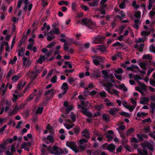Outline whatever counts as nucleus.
I'll return each instance as SVG.
<instances>
[{
  "instance_id": "1",
  "label": "nucleus",
  "mask_w": 155,
  "mask_h": 155,
  "mask_svg": "<svg viewBox=\"0 0 155 155\" xmlns=\"http://www.w3.org/2000/svg\"><path fill=\"white\" fill-rule=\"evenodd\" d=\"M66 146L74 151L75 153L79 152L77 147L76 143L74 141H67L66 143Z\"/></svg>"
},
{
  "instance_id": "2",
  "label": "nucleus",
  "mask_w": 155,
  "mask_h": 155,
  "mask_svg": "<svg viewBox=\"0 0 155 155\" xmlns=\"http://www.w3.org/2000/svg\"><path fill=\"white\" fill-rule=\"evenodd\" d=\"M53 150L55 151L54 153H51L52 154L54 155H61L64 153V151L61 148L58 147L56 146H54L53 147Z\"/></svg>"
},
{
  "instance_id": "3",
  "label": "nucleus",
  "mask_w": 155,
  "mask_h": 155,
  "mask_svg": "<svg viewBox=\"0 0 155 155\" xmlns=\"http://www.w3.org/2000/svg\"><path fill=\"white\" fill-rule=\"evenodd\" d=\"M103 85L106 87L105 89L107 90L108 93L110 94H112V92L111 91V87L113 86V84L109 81L106 83L104 84Z\"/></svg>"
},
{
  "instance_id": "4",
  "label": "nucleus",
  "mask_w": 155,
  "mask_h": 155,
  "mask_svg": "<svg viewBox=\"0 0 155 155\" xmlns=\"http://www.w3.org/2000/svg\"><path fill=\"white\" fill-rule=\"evenodd\" d=\"M116 147V146L113 143H110V144H108L107 146V150L114 153H115L114 150Z\"/></svg>"
},
{
  "instance_id": "5",
  "label": "nucleus",
  "mask_w": 155,
  "mask_h": 155,
  "mask_svg": "<svg viewBox=\"0 0 155 155\" xmlns=\"http://www.w3.org/2000/svg\"><path fill=\"white\" fill-rule=\"evenodd\" d=\"M90 20H88L87 18H83L81 20L82 22L84 24V25L87 26L90 28L92 29V27L89 24L90 23Z\"/></svg>"
},
{
  "instance_id": "6",
  "label": "nucleus",
  "mask_w": 155,
  "mask_h": 155,
  "mask_svg": "<svg viewBox=\"0 0 155 155\" xmlns=\"http://www.w3.org/2000/svg\"><path fill=\"white\" fill-rule=\"evenodd\" d=\"M137 150L138 153L141 155H148V151L146 148H143L142 150L138 148ZM150 155H153V154L151 153Z\"/></svg>"
},
{
  "instance_id": "7",
  "label": "nucleus",
  "mask_w": 155,
  "mask_h": 155,
  "mask_svg": "<svg viewBox=\"0 0 155 155\" xmlns=\"http://www.w3.org/2000/svg\"><path fill=\"white\" fill-rule=\"evenodd\" d=\"M118 110H119L116 108H112L109 110V113L110 115L115 117V116L116 115L117 113L118 112Z\"/></svg>"
},
{
  "instance_id": "8",
  "label": "nucleus",
  "mask_w": 155,
  "mask_h": 155,
  "mask_svg": "<svg viewBox=\"0 0 155 155\" xmlns=\"http://www.w3.org/2000/svg\"><path fill=\"white\" fill-rule=\"evenodd\" d=\"M101 76V72L99 70H97L94 71V73L93 74V76L94 78H100Z\"/></svg>"
},
{
  "instance_id": "9",
  "label": "nucleus",
  "mask_w": 155,
  "mask_h": 155,
  "mask_svg": "<svg viewBox=\"0 0 155 155\" xmlns=\"http://www.w3.org/2000/svg\"><path fill=\"white\" fill-rule=\"evenodd\" d=\"M23 64L24 66H29L31 64V63L30 60H28L27 58L25 57H24L23 58Z\"/></svg>"
},
{
  "instance_id": "10",
  "label": "nucleus",
  "mask_w": 155,
  "mask_h": 155,
  "mask_svg": "<svg viewBox=\"0 0 155 155\" xmlns=\"http://www.w3.org/2000/svg\"><path fill=\"white\" fill-rule=\"evenodd\" d=\"M97 50H99L102 52H104L107 50L106 47L102 45H98L97 46L96 48Z\"/></svg>"
},
{
  "instance_id": "11",
  "label": "nucleus",
  "mask_w": 155,
  "mask_h": 155,
  "mask_svg": "<svg viewBox=\"0 0 155 155\" xmlns=\"http://www.w3.org/2000/svg\"><path fill=\"white\" fill-rule=\"evenodd\" d=\"M81 112L83 114H84L89 117H91L93 116L92 114L89 111H87V109H86V110H82Z\"/></svg>"
},
{
  "instance_id": "12",
  "label": "nucleus",
  "mask_w": 155,
  "mask_h": 155,
  "mask_svg": "<svg viewBox=\"0 0 155 155\" xmlns=\"http://www.w3.org/2000/svg\"><path fill=\"white\" fill-rule=\"evenodd\" d=\"M118 13L121 15V16L118 15H116V17L119 18L120 20H121L122 18H124L126 15L125 14L124 12L123 11H120Z\"/></svg>"
},
{
  "instance_id": "13",
  "label": "nucleus",
  "mask_w": 155,
  "mask_h": 155,
  "mask_svg": "<svg viewBox=\"0 0 155 155\" xmlns=\"http://www.w3.org/2000/svg\"><path fill=\"white\" fill-rule=\"evenodd\" d=\"M145 144L147 146V148L148 150L152 151H153L154 147L149 142L147 141V142H146Z\"/></svg>"
},
{
  "instance_id": "14",
  "label": "nucleus",
  "mask_w": 155,
  "mask_h": 155,
  "mask_svg": "<svg viewBox=\"0 0 155 155\" xmlns=\"http://www.w3.org/2000/svg\"><path fill=\"white\" fill-rule=\"evenodd\" d=\"M139 65L142 69L144 70H146L147 69V63L144 62H140L139 63Z\"/></svg>"
},
{
  "instance_id": "15",
  "label": "nucleus",
  "mask_w": 155,
  "mask_h": 155,
  "mask_svg": "<svg viewBox=\"0 0 155 155\" xmlns=\"http://www.w3.org/2000/svg\"><path fill=\"white\" fill-rule=\"evenodd\" d=\"M96 110L100 111L101 110L104 108V105L103 104L99 105H97L94 106Z\"/></svg>"
},
{
  "instance_id": "16",
  "label": "nucleus",
  "mask_w": 155,
  "mask_h": 155,
  "mask_svg": "<svg viewBox=\"0 0 155 155\" xmlns=\"http://www.w3.org/2000/svg\"><path fill=\"white\" fill-rule=\"evenodd\" d=\"M150 101L149 99L147 97H143L142 98V100L140 101V103L143 104H145V102L148 103Z\"/></svg>"
},
{
  "instance_id": "17",
  "label": "nucleus",
  "mask_w": 155,
  "mask_h": 155,
  "mask_svg": "<svg viewBox=\"0 0 155 155\" xmlns=\"http://www.w3.org/2000/svg\"><path fill=\"white\" fill-rule=\"evenodd\" d=\"M131 66L133 67V68H134V69H137V70L140 73H142L143 75H144L146 74V71L144 70V71H142L140 70L138 67V66H137L134 65V64H132Z\"/></svg>"
},
{
  "instance_id": "18",
  "label": "nucleus",
  "mask_w": 155,
  "mask_h": 155,
  "mask_svg": "<svg viewBox=\"0 0 155 155\" xmlns=\"http://www.w3.org/2000/svg\"><path fill=\"white\" fill-rule=\"evenodd\" d=\"M140 86V89L142 90L145 91L147 89V86L144 84H142L140 83V81L138 82Z\"/></svg>"
},
{
  "instance_id": "19",
  "label": "nucleus",
  "mask_w": 155,
  "mask_h": 155,
  "mask_svg": "<svg viewBox=\"0 0 155 155\" xmlns=\"http://www.w3.org/2000/svg\"><path fill=\"white\" fill-rule=\"evenodd\" d=\"M25 4V6L23 8V9L25 12H26L27 9L28 5L29 3V2L28 0H22Z\"/></svg>"
},
{
  "instance_id": "20",
  "label": "nucleus",
  "mask_w": 155,
  "mask_h": 155,
  "mask_svg": "<svg viewBox=\"0 0 155 155\" xmlns=\"http://www.w3.org/2000/svg\"><path fill=\"white\" fill-rule=\"evenodd\" d=\"M92 58L93 59L96 58L99 60L101 63L104 62V61L105 60V58L104 57H103L100 56H93Z\"/></svg>"
},
{
  "instance_id": "21",
  "label": "nucleus",
  "mask_w": 155,
  "mask_h": 155,
  "mask_svg": "<svg viewBox=\"0 0 155 155\" xmlns=\"http://www.w3.org/2000/svg\"><path fill=\"white\" fill-rule=\"evenodd\" d=\"M104 38L102 36H98L96 37L95 39V41H94L95 43V44H97L100 43Z\"/></svg>"
},
{
  "instance_id": "22",
  "label": "nucleus",
  "mask_w": 155,
  "mask_h": 155,
  "mask_svg": "<svg viewBox=\"0 0 155 155\" xmlns=\"http://www.w3.org/2000/svg\"><path fill=\"white\" fill-rule=\"evenodd\" d=\"M119 87L120 90H123L124 91L127 92V88L126 87L124 84H120L119 86Z\"/></svg>"
},
{
  "instance_id": "23",
  "label": "nucleus",
  "mask_w": 155,
  "mask_h": 155,
  "mask_svg": "<svg viewBox=\"0 0 155 155\" xmlns=\"http://www.w3.org/2000/svg\"><path fill=\"white\" fill-rule=\"evenodd\" d=\"M94 1L92 2H89L88 4L90 7H94L97 6L98 5V2L97 1L93 0Z\"/></svg>"
},
{
  "instance_id": "24",
  "label": "nucleus",
  "mask_w": 155,
  "mask_h": 155,
  "mask_svg": "<svg viewBox=\"0 0 155 155\" xmlns=\"http://www.w3.org/2000/svg\"><path fill=\"white\" fill-rule=\"evenodd\" d=\"M150 107L152 108V110L150 111V113L152 114H154V109L155 108V103H151L150 104Z\"/></svg>"
},
{
  "instance_id": "25",
  "label": "nucleus",
  "mask_w": 155,
  "mask_h": 155,
  "mask_svg": "<svg viewBox=\"0 0 155 155\" xmlns=\"http://www.w3.org/2000/svg\"><path fill=\"white\" fill-rule=\"evenodd\" d=\"M80 128L79 126H76L73 129V130L76 134H78L80 131Z\"/></svg>"
},
{
  "instance_id": "26",
  "label": "nucleus",
  "mask_w": 155,
  "mask_h": 155,
  "mask_svg": "<svg viewBox=\"0 0 155 155\" xmlns=\"http://www.w3.org/2000/svg\"><path fill=\"white\" fill-rule=\"evenodd\" d=\"M112 46L113 47H115L116 46H119L121 48H123L124 46V45L122 43L118 41H117L116 43L113 44Z\"/></svg>"
},
{
  "instance_id": "27",
  "label": "nucleus",
  "mask_w": 155,
  "mask_h": 155,
  "mask_svg": "<svg viewBox=\"0 0 155 155\" xmlns=\"http://www.w3.org/2000/svg\"><path fill=\"white\" fill-rule=\"evenodd\" d=\"M105 102H107L106 103V105L107 106H114V104L113 102H111L110 100L107 99H106L105 100Z\"/></svg>"
},
{
  "instance_id": "28",
  "label": "nucleus",
  "mask_w": 155,
  "mask_h": 155,
  "mask_svg": "<svg viewBox=\"0 0 155 155\" xmlns=\"http://www.w3.org/2000/svg\"><path fill=\"white\" fill-rule=\"evenodd\" d=\"M150 34V32H148L145 31H141V35L142 36H148Z\"/></svg>"
},
{
  "instance_id": "29",
  "label": "nucleus",
  "mask_w": 155,
  "mask_h": 155,
  "mask_svg": "<svg viewBox=\"0 0 155 155\" xmlns=\"http://www.w3.org/2000/svg\"><path fill=\"white\" fill-rule=\"evenodd\" d=\"M88 141V140H87L85 139H81L79 140V143L80 144L82 145H85V144L86 143H87Z\"/></svg>"
},
{
  "instance_id": "30",
  "label": "nucleus",
  "mask_w": 155,
  "mask_h": 155,
  "mask_svg": "<svg viewBox=\"0 0 155 155\" xmlns=\"http://www.w3.org/2000/svg\"><path fill=\"white\" fill-rule=\"evenodd\" d=\"M31 145V143L30 142H24L21 145V148H24L25 146H30Z\"/></svg>"
},
{
  "instance_id": "31",
  "label": "nucleus",
  "mask_w": 155,
  "mask_h": 155,
  "mask_svg": "<svg viewBox=\"0 0 155 155\" xmlns=\"http://www.w3.org/2000/svg\"><path fill=\"white\" fill-rule=\"evenodd\" d=\"M134 131V128H130L128 130L126 131V135L127 136H128L131 134Z\"/></svg>"
},
{
  "instance_id": "32",
  "label": "nucleus",
  "mask_w": 155,
  "mask_h": 155,
  "mask_svg": "<svg viewBox=\"0 0 155 155\" xmlns=\"http://www.w3.org/2000/svg\"><path fill=\"white\" fill-rule=\"evenodd\" d=\"M147 114L143 112H138L137 114V116L138 117H140L141 116H145Z\"/></svg>"
},
{
  "instance_id": "33",
  "label": "nucleus",
  "mask_w": 155,
  "mask_h": 155,
  "mask_svg": "<svg viewBox=\"0 0 155 155\" xmlns=\"http://www.w3.org/2000/svg\"><path fill=\"white\" fill-rule=\"evenodd\" d=\"M119 113L121 115L127 117H130V115L128 113L124 111H122L121 112H119Z\"/></svg>"
},
{
  "instance_id": "34",
  "label": "nucleus",
  "mask_w": 155,
  "mask_h": 155,
  "mask_svg": "<svg viewBox=\"0 0 155 155\" xmlns=\"http://www.w3.org/2000/svg\"><path fill=\"white\" fill-rule=\"evenodd\" d=\"M19 0L18 1L17 6V7L16 8V9H15V14L16 13V12L17 11H18V12L17 13V15H18V17L19 16Z\"/></svg>"
},
{
  "instance_id": "35",
  "label": "nucleus",
  "mask_w": 155,
  "mask_h": 155,
  "mask_svg": "<svg viewBox=\"0 0 155 155\" xmlns=\"http://www.w3.org/2000/svg\"><path fill=\"white\" fill-rule=\"evenodd\" d=\"M58 5L60 6H62L63 5H64L66 6H68L69 5V3L68 2L62 0L59 2Z\"/></svg>"
},
{
  "instance_id": "36",
  "label": "nucleus",
  "mask_w": 155,
  "mask_h": 155,
  "mask_svg": "<svg viewBox=\"0 0 155 155\" xmlns=\"http://www.w3.org/2000/svg\"><path fill=\"white\" fill-rule=\"evenodd\" d=\"M141 12L140 11H138L136 12L134 16L136 18H140L141 17Z\"/></svg>"
},
{
  "instance_id": "37",
  "label": "nucleus",
  "mask_w": 155,
  "mask_h": 155,
  "mask_svg": "<svg viewBox=\"0 0 155 155\" xmlns=\"http://www.w3.org/2000/svg\"><path fill=\"white\" fill-rule=\"evenodd\" d=\"M93 62L94 64L96 66L99 65L101 64V63L100 61L97 59H93Z\"/></svg>"
},
{
  "instance_id": "38",
  "label": "nucleus",
  "mask_w": 155,
  "mask_h": 155,
  "mask_svg": "<svg viewBox=\"0 0 155 155\" xmlns=\"http://www.w3.org/2000/svg\"><path fill=\"white\" fill-rule=\"evenodd\" d=\"M102 118L104 120L107 121L110 120V117L108 116L106 114H104L102 115Z\"/></svg>"
},
{
  "instance_id": "39",
  "label": "nucleus",
  "mask_w": 155,
  "mask_h": 155,
  "mask_svg": "<svg viewBox=\"0 0 155 155\" xmlns=\"http://www.w3.org/2000/svg\"><path fill=\"white\" fill-rule=\"evenodd\" d=\"M68 107L65 109V111L67 114L69 113L72 110L73 106L72 105H70Z\"/></svg>"
},
{
  "instance_id": "40",
  "label": "nucleus",
  "mask_w": 155,
  "mask_h": 155,
  "mask_svg": "<svg viewBox=\"0 0 155 155\" xmlns=\"http://www.w3.org/2000/svg\"><path fill=\"white\" fill-rule=\"evenodd\" d=\"M43 110V107H39L38 108L36 111V113L37 114H41L42 113Z\"/></svg>"
},
{
  "instance_id": "41",
  "label": "nucleus",
  "mask_w": 155,
  "mask_h": 155,
  "mask_svg": "<svg viewBox=\"0 0 155 155\" xmlns=\"http://www.w3.org/2000/svg\"><path fill=\"white\" fill-rule=\"evenodd\" d=\"M142 58L143 59H148L150 60L152 59V58L150 57V54H149L143 55Z\"/></svg>"
},
{
  "instance_id": "42",
  "label": "nucleus",
  "mask_w": 155,
  "mask_h": 155,
  "mask_svg": "<svg viewBox=\"0 0 155 155\" xmlns=\"http://www.w3.org/2000/svg\"><path fill=\"white\" fill-rule=\"evenodd\" d=\"M64 124L65 127L68 130H70V129L72 128L74 125V124H73L71 125H68L66 123H64Z\"/></svg>"
},
{
  "instance_id": "43",
  "label": "nucleus",
  "mask_w": 155,
  "mask_h": 155,
  "mask_svg": "<svg viewBox=\"0 0 155 155\" xmlns=\"http://www.w3.org/2000/svg\"><path fill=\"white\" fill-rule=\"evenodd\" d=\"M47 140H49L51 143H53L54 140L53 137L51 135H48L47 137Z\"/></svg>"
},
{
  "instance_id": "44",
  "label": "nucleus",
  "mask_w": 155,
  "mask_h": 155,
  "mask_svg": "<svg viewBox=\"0 0 155 155\" xmlns=\"http://www.w3.org/2000/svg\"><path fill=\"white\" fill-rule=\"evenodd\" d=\"M144 44L143 43H141L140 44L139 48H138V50L140 52L143 51V49L144 48Z\"/></svg>"
},
{
  "instance_id": "45",
  "label": "nucleus",
  "mask_w": 155,
  "mask_h": 155,
  "mask_svg": "<svg viewBox=\"0 0 155 155\" xmlns=\"http://www.w3.org/2000/svg\"><path fill=\"white\" fill-rule=\"evenodd\" d=\"M136 107V105L135 106L129 105V106L127 107L128 108H127V109H129V111L131 112Z\"/></svg>"
},
{
  "instance_id": "46",
  "label": "nucleus",
  "mask_w": 155,
  "mask_h": 155,
  "mask_svg": "<svg viewBox=\"0 0 155 155\" xmlns=\"http://www.w3.org/2000/svg\"><path fill=\"white\" fill-rule=\"evenodd\" d=\"M54 31V33H55V34L56 35H59L60 33V32L59 31V29L58 28H52Z\"/></svg>"
},
{
  "instance_id": "47",
  "label": "nucleus",
  "mask_w": 155,
  "mask_h": 155,
  "mask_svg": "<svg viewBox=\"0 0 155 155\" xmlns=\"http://www.w3.org/2000/svg\"><path fill=\"white\" fill-rule=\"evenodd\" d=\"M67 88V90L68 88V84L66 82L63 83L61 87V88L64 90H65V88Z\"/></svg>"
},
{
  "instance_id": "48",
  "label": "nucleus",
  "mask_w": 155,
  "mask_h": 155,
  "mask_svg": "<svg viewBox=\"0 0 155 155\" xmlns=\"http://www.w3.org/2000/svg\"><path fill=\"white\" fill-rule=\"evenodd\" d=\"M7 145V143H6V141H5L2 143L0 144V148L5 149Z\"/></svg>"
},
{
  "instance_id": "49",
  "label": "nucleus",
  "mask_w": 155,
  "mask_h": 155,
  "mask_svg": "<svg viewBox=\"0 0 155 155\" xmlns=\"http://www.w3.org/2000/svg\"><path fill=\"white\" fill-rule=\"evenodd\" d=\"M137 138L139 139L138 141L139 142H141V141L143 140L142 135H140L138 134H137Z\"/></svg>"
},
{
  "instance_id": "50",
  "label": "nucleus",
  "mask_w": 155,
  "mask_h": 155,
  "mask_svg": "<svg viewBox=\"0 0 155 155\" xmlns=\"http://www.w3.org/2000/svg\"><path fill=\"white\" fill-rule=\"evenodd\" d=\"M19 77H18L16 75L13 76L12 78V79L14 82H16L18 80Z\"/></svg>"
},
{
  "instance_id": "51",
  "label": "nucleus",
  "mask_w": 155,
  "mask_h": 155,
  "mask_svg": "<svg viewBox=\"0 0 155 155\" xmlns=\"http://www.w3.org/2000/svg\"><path fill=\"white\" fill-rule=\"evenodd\" d=\"M149 50L151 52L155 53V47L153 45L150 47Z\"/></svg>"
},
{
  "instance_id": "52",
  "label": "nucleus",
  "mask_w": 155,
  "mask_h": 155,
  "mask_svg": "<svg viewBox=\"0 0 155 155\" xmlns=\"http://www.w3.org/2000/svg\"><path fill=\"white\" fill-rule=\"evenodd\" d=\"M55 43L54 41H52L50 42L48 45H47L46 47L49 48H51L54 46L55 44Z\"/></svg>"
},
{
  "instance_id": "53",
  "label": "nucleus",
  "mask_w": 155,
  "mask_h": 155,
  "mask_svg": "<svg viewBox=\"0 0 155 155\" xmlns=\"http://www.w3.org/2000/svg\"><path fill=\"white\" fill-rule=\"evenodd\" d=\"M57 76L55 75L52 77L51 81L53 83H55L57 82Z\"/></svg>"
},
{
  "instance_id": "54",
  "label": "nucleus",
  "mask_w": 155,
  "mask_h": 155,
  "mask_svg": "<svg viewBox=\"0 0 155 155\" xmlns=\"http://www.w3.org/2000/svg\"><path fill=\"white\" fill-rule=\"evenodd\" d=\"M115 72L117 74L122 73L123 72V71L121 68H119L117 70L115 71Z\"/></svg>"
},
{
  "instance_id": "55",
  "label": "nucleus",
  "mask_w": 155,
  "mask_h": 155,
  "mask_svg": "<svg viewBox=\"0 0 155 155\" xmlns=\"http://www.w3.org/2000/svg\"><path fill=\"white\" fill-rule=\"evenodd\" d=\"M125 3L124 2H123L119 5V7L121 9L124 8L125 7Z\"/></svg>"
},
{
  "instance_id": "56",
  "label": "nucleus",
  "mask_w": 155,
  "mask_h": 155,
  "mask_svg": "<svg viewBox=\"0 0 155 155\" xmlns=\"http://www.w3.org/2000/svg\"><path fill=\"white\" fill-rule=\"evenodd\" d=\"M12 73V69H10L6 77L7 79H9L10 77L11 76Z\"/></svg>"
},
{
  "instance_id": "57",
  "label": "nucleus",
  "mask_w": 155,
  "mask_h": 155,
  "mask_svg": "<svg viewBox=\"0 0 155 155\" xmlns=\"http://www.w3.org/2000/svg\"><path fill=\"white\" fill-rule=\"evenodd\" d=\"M97 11L100 12L101 14L102 15H105L106 14L105 10L104 9L97 8Z\"/></svg>"
},
{
  "instance_id": "58",
  "label": "nucleus",
  "mask_w": 155,
  "mask_h": 155,
  "mask_svg": "<svg viewBox=\"0 0 155 155\" xmlns=\"http://www.w3.org/2000/svg\"><path fill=\"white\" fill-rule=\"evenodd\" d=\"M122 147L121 146H120L116 149V150L117 152L116 153L117 154H118L119 153H118L122 151Z\"/></svg>"
},
{
  "instance_id": "59",
  "label": "nucleus",
  "mask_w": 155,
  "mask_h": 155,
  "mask_svg": "<svg viewBox=\"0 0 155 155\" xmlns=\"http://www.w3.org/2000/svg\"><path fill=\"white\" fill-rule=\"evenodd\" d=\"M142 78L140 76L138 75H135L134 77V79L137 81V82L139 81H138L137 80H142Z\"/></svg>"
},
{
  "instance_id": "60",
  "label": "nucleus",
  "mask_w": 155,
  "mask_h": 155,
  "mask_svg": "<svg viewBox=\"0 0 155 155\" xmlns=\"http://www.w3.org/2000/svg\"><path fill=\"white\" fill-rule=\"evenodd\" d=\"M30 111L29 110H24V115H25V117H28L29 116V114Z\"/></svg>"
},
{
  "instance_id": "61",
  "label": "nucleus",
  "mask_w": 155,
  "mask_h": 155,
  "mask_svg": "<svg viewBox=\"0 0 155 155\" xmlns=\"http://www.w3.org/2000/svg\"><path fill=\"white\" fill-rule=\"evenodd\" d=\"M81 8L82 10H84L85 11L89 10L88 7L85 5H82Z\"/></svg>"
},
{
  "instance_id": "62",
  "label": "nucleus",
  "mask_w": 155,
  "mask_h": 155,
  "mask_svg": "<svg viewBox=\"0 0 155 155\" xmlns=\"http://www.w3.org/2000/svg\"><path fill=\"white\" fill-rule=\"evenodd\" d=\"M99 94L102 97H106V93L104 91H103L102 92H100Z\"/></svg>"
},
{
  "instance_id": "63",
  "label": "nucleus",
  "mask_w": 155,
  "mask_h": 155,
  "mask_svg": "<svg viewBox=\"0 0 155 155\" xmlns=\"http://www.w3.org/2000/svg\"><path fill=\"white\" fill-rule=\"evenodd\" d=\"M144 132L146 133H148L150 130V126H148L146 127H145L144 128Z\"/></svg>"
},
{
  "instance_id": "64",
  "label": "nucleus",
  "mask_w": 155,
  "mask_h": 155,
  "mask_svg": "<svg viewBox=\"0 0 155 155\" xmlns=\"http://www.w3.org/2000/svg\"><path fill=\"white\" fill-rule=\"evenodd\" d=\"M150 84L152 86H153L155 87V81L150 79Z\"/></svg>"
}]
</instances>
